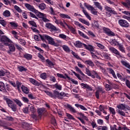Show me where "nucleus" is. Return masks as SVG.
<instances>
[{
    "label": "nucleus",
    "mask_w": 130,
    "mask_h": 130,
    "mask_svg": "<svg viewBox=\"0 0 130 130\" xmlns=\"http://www.w3.org/2000/svg\"><path fill=\"white\" fill-rule=\"evenodd\" d=\"M46 27L47 29H49L51 32H56L57 33H59V32H60V29L59 28H56V27L51 23H46Z\"/></svg>",
    "instance_id": "1"
},
{
    "label": "nucleus",
    "mask_w": 130,
    "mask_h": 130,
    "mask_svg": "<svg viewBox=\"0 0 130 130\" xmlns=\"http://www.w3.org/2000/svg\"><path fill=\"white\" fill-rule=\"evenodd\" d=\"M105 10L106 11H107L106 14L108 17H111L112 15H117V12L114 11V10L112 8H110V7L106 6L105 7Z\"/></svg>",
    "instance_id": "2"
},
{
    "label": "nucleus",
    "mask_w": 130,
    "mask_h": 130,
    "mask_svg": "<svg viewBox=\"0 0 130 130\" xmlns=\"http://www.w3.org/2000/svg\"><path fill=\"white\" fill-rule=\"evenodd\" d=\"M109 50L112 52V53H114V54L115 55L116 57L117 58H121L122 57V56L121 55V53H120V52L117 50L114 47H110L109 48Z\"/></svg>",
    "instance_id": "3"
},
{
    "label": "nucleus",
    "mask_w": 130,
    "mask_h": 130,
    "mask_svg": "<svg viewBox=\"0 0 130 130\" xmlns=\"http://www.w3.org/2000/svg\"><path fill=\"white\" fill-rule=\"evenodd\" d=\"M118 23L121 27L123 28H128L129 27V23L127 22V21L124 19H119Z\"/></svg>",
    "instance_id": "4"
},
{
    "label": "nucleus",
    "mask_w": 130,
    "mask_h": 130,
    "mask_svg": "<svg viewBox=\"0 0 130 130\" xmlns=\"http://www.w3.org/2000/svg\"><path fill=\"white\" fill-rule=\"evenodd\" d=\"M1 42L4 44L5 46H8L9 44L11 43V40L6 36H3L1 38Z\"/></svg>",
    "instance_id": "5"
},
{
    "label": "nucleus",
    "mask_w": 130,
    "mask_h": 130,
    "mask_svg": "<svg viewBox=\"0 0 130 130\" xmlns=\"http://www.w3.org/2000/svg\"><path fill=\"white\" fill-rule=\"evenodd\" d=\"M8 46L9 47V50L8 51V53L11 54V52H15L16 50V47L15 45L13 44H8Z\"/></svg>",
    "instance_id": "6"
},
{
    "label": "nucleus",
    "mask_w": 130,
    "mask_h": 130,
    "mask_svg": "<svg viewBox=\"0 0 130 130\" xmlns=\"http://www.w3.org/2000/svg\"><path fill=\"white\" fill-rule=\"evenodd\" d=\"M84 47L90 51V52H95V49H94V47L91 45H86V44H83Z\"/></svg>",
    "instance_id": "7"
},
{
    "label": "nucleus",
    "mask_w": 130,
    "mask_h": 130,
    "mask_svg": "<svg viewBox=\"0 0 130 130\" xmlns=\"http://www.w3.org/2000/svg\"><path fill=\"white\" fill-rule=\"evenodd\" d=\"M25 6L27 9V10H29V11H30L31 12H33V13H35L36 11V9L34 8V6H31V5L29 4H25Z\"/></svg>",
    "instance_id": "8"
},
{
    "label": "nucleus",
    "mask_w": 130,
    "mask_h": 130,
    "mask_svg": "<svg viewBox=\"0 0 130 130\" xmlns=\"http://www.w3.org/2000/svg\"><path fill=\"white\" fill-rule=\"evenodd\" d=\"M29 82L30 83H31L32 85L34 86H37V87H39L40 86L41 84L38 81H37L36 80L33 79V78H29Z\"/></svg>",
    "instance_id": "9"
},
{
    "label": "nucleus",
    "mask_w": 130,
    "mask_h": 130,
    "mask_svg": "<svg viewBox=\"0 0 130 130\" xmlns=\"http://www.w3.org/2000/svg\"><path fill=\"white\" fill-rule=\"evenodd\" d=\"M81 86H82V87H83L85 89H87V90H88V91H93V88H92V86H90L87 84L81 83Z\"/></svg>",
    "instance_id": "10"
},
{
    "label": "nucleus",
    "mask_w": 130,
    "mask_h": 130,
    "mask_svg": "<svg viewBox=\"0 0 130 130\" xmlns=\"http://www.w3.org/2000/svg\"><path fill=\"white\" fill-rule=\"evenodd\" d=\"M47 38V41H48L49 44H50L51 45H55V42H54V40H53V38H51L49 36H48V37Z\"/></svg>",
    "instance_id": "11"
},
{
    "label": "nucleus",
    "mask_w": 130,
    "mask_h": 130,
    "mask_svg": "<svg viewBox=\"0 0 130 130\" xmlns=\"http://www.w3.org/2000/svg\"><path fill=\"white\" fill-rule=\"evenodd\" d=\"M107 71H108V73L110 74L111 75H112L113 78L114 79H116V75H115V72H114V71L113 70V69L111 68H107Z\"/></svg>",
    "instance_id": "12"
},
{
    "label": "nucleus",
    "mask_w": 130,
    "mask_h": 130,
    "mask_svg": "<svg viewBox=\"0 0 130 130\" xmlns=\"http://www.w3.org/2000/svg\"><path fill=\"white\" fill-rule=\"evenodd\" d=\"M23 57L27 60H31L33 56H32V55H31V54L25 53L24 54H23Z\"/></svg>",
    "instance_id": "13"
},
{
    "label": "nucleus",
    "mask_w": 130,
    "mask_h": 130,
    "mask_svg": "<svg viewBox=\"0 0 130 130\" xmlns=\"http://www.w3.org/2000/svg\"><path fill=\"white\" fill-rule=\"evenodd\" d=\"M110 43L111 45H113V46H118L119 44H120V43H119L115 39L111 40Z\"/></svg>",
    "instance_id": "14"
},
{
    "label": "nucleus",
    "mask_w": 130,
    "mask_h": 130,
    "mask_svg": "<svg viewBox=\"0 0 130 130\" xmlns=\"http://www.w3.org/2000/svg\"><path fill=\"white\" fill-rule=\"evenodd\" d=\"M35 14H36L37 17H38V18H40V19H42L45 16L44 14L38 11V10H37L35 11Z\"/></svg>",
    "instance_id": "15"
},
{
    "label": "nucleus",
    "mask_w": 130,
    "mask_h": 130,
    "mask_svg": "<svg viewBox=\"0 0 130 130\" xmlns=\"http://www.w3.org/2000/svg\"><path fill=\"white\" fill-rule=\"evenodd\" d=\"M84 63L85 64H87V66H89V67H94L95 64H94V62L92 61L91 60H85Z\"/></svg>",
    "instance_id": "16"
},
{
    "label": "nucleus",
    "mask_w": 130,
    "mask_h": 130,
    "mask_svg": "<svg viewBox=\"0 0 130 130\" xmlns=\"http://www.w3.org/2000/svg\"><path fill=\"white\" fill-rule=\"evenodd\" d=\"M75 106L76 107H77V108H80V109H81V110H83L84 111H87V110H88V109H87V108H86V107H85L84 106H83L82 105L76 104L75 105Z\"/></svg>",
    "instance_id": "17"
},
{
    "label": "nucleus",
    "mask_w": 130,
    "mask_h": 130,
    "mask_svg": "<svg viewBox=\"0 0 130 130\" xmlns=\"http://www.w3.org/2000/svg\"><path fill=\"white\" fill-rule=\"evenodd\" d=\"M21 90L24 94H29V88H27L24 85H22L21 87Z\"/></svg>",
    "instance_id": "18"
},
{
    "label": "nucleus",
    "mask_w": 130,
    "mask_h": 130,
    "mask_svg": "<svg viewBox=\"0 0 130 130\" xmlns=\"http://www.w3.org/2000/svg\"><path fill=\"white\" fill-rule=\"evenodd\" d=\"M118 48L120 51H121L122 53H125V48L123 47V45L121 44H119L118 46Z\"/></svg>",
    "instance_id": "19"
},
{
    "label": "nucleus",
    "mask_w": 130,
    "mask_h": 130,
    "mask_svg": "<svg viewBox=\"0 0 130 130\" xmlns=\"http://www.w3.org/2000/svg\"><path fill=\"white\" fill-rule=\"evenodd\" d=\"M67 107L71 112H73V113H76L77 110H76V109H75V108H74V107H73L70 104H67Z\"/></svg>",
    "instance_id": "20"
},
{
    "label": "nucleus",
    "mask_w": 130,
    "mask_h": 130,
    "mask_svg": "<svg viewBox=\"0 0 130 130\" xmlns=\"http://www.w3.org/2000/svg\"><path fill=\"white\" fill-rule=\"evenodd\" d=\"M79 21L82 23V24H84V25H86V26H90V22L89 21L83 19V18H79Z\"/></svg>",
    "instance_id": "21"
},
{
    "label": "nucleus",
    "mask_w": 130,
    "mask_h": 130,
    "mask_svg": "<svg viewBox=\"0 0 130 130\" xmlns=\"http://www.w3.org/2000/svg\"><path fill=\"white\" fill-rule=\"evenodd\" d=\"M13 101L18 105L19 107H21V106H23V104L19 100H18L17 99H14L13 100Z\"/></svg>",
    "instance_id": "22"
},
{
    "label": "nucleus",
    "mask_w": 130,
    "mask_h": 130,
    "mask_svg": "<svg viewBox=\"0 0 130 130\" xmlns=\"http://www.w3.org/2000/svg\"><path fill=\"white\" fill-rule=\"evenodd\" d=\"M121 4L126 9H129V8H130V1H128L127 2H122Z\"/></svg>",
    "instance_id": "23"
},
{
    "label": "nucleus",
    "mask_w": 130,
    "mask_h": 130,
    "mask_svg": "<svg viewBox=\"0 0 130 130\" xmlns=\"http://www.w3.org/2000/svg\"><path fill=\"white\" fill-rule=\"evenodd\" d=\"M74 45L76 46V47H78V48H82V46L84 45V44L82 43V42L79 41H77L74 44Z\"/></svg>",
    "instance_id": "24"
},
{
    "label": "nucleus",
    "mask_w": 130,
    "mask_h": 130,
    "mask_svg": "<svg viewBox=\"0 0 130 130\" xmlns=\"http://www.w3.org/2000/svg\"><path fill=\"white\" fill-rule=\"evenodd\" d=\"M121 63L124 67H125V68H127V69H129L130 70V64L129 63H128L127 62L122 60L121 61Z\"/></svg>",
    "instance_id": "25"
},
{
    "label": "nucleus",
    "mask_w": 130,
    "mask_h": 130,
    "mask_svg": "<svg viewBox=\"0 0 130 130\" xmlns=\"http://www.w3.org/2000/svg\"><path fill=\"white\" fill-rule=\"evenodd\" d=\"M117 76L118 77V79L120 80L121 81H122L123 82H125V80H126V78L124 76H123V75H121L119 73L117 74Z\"/></svg>",
    "instance_id": "26"
},
{
    "label": "nucleus",
    "mask_w": 130,
    "mask_h": 130,
    "mask_svg": "<svg viewBox=\"0 0 130 130\" xmlns=\"http://www.w3.org/2000/svg\"><path fill=\"white\" fill-rule=\"evenodd\" d=\"M117 108L121 109V110H125V104H120L117 106Z\"/></svg>",
    "instance_id": "27"
},
{
    "label": "nucleus",
    "mask_w": 130,
    "mask_h": 130,
    "mask_svg": "<svg viewBox=\"0 0 130 130\" xmlns=\"http://www.w3.org/2000/svg\"><path fill=\"white\" fill-rule=\"evenodd\" d=\"M21 86H22V83L18 80L16 81V87L19 92H21V88H20Z\"/></svg>",
    "instance_id": "28"
},
{
    "label": "nucleus",
    "mask_w": 130,
    "mask_h": 130,
    "mask_svg": "<svg viewBox=\"0 0 130 130\" xmlns=\"http://www.w3.org/2000/svg\"><path fill=\"white\" fill-rule=\"evenodd\" d=\"M77 114H78V115L80 116V118H83V119H85V120H88V117H87V116H85V114L82 113V112H78Z\"/></svg>",
    "instance_id": "29"
},
{
    "label": "nucleus",
    "mask_w": 130,
    "mask_h": 130,
    "mask_svg": "<svg viewBox=\"0 0 130 130\" xmlns=\"http://www.w3.org/2000/svg\"><path fill=\"white\" fill-rule=\"evenodd\" d=\"M77 114H78V115L80 116V118H83V119H85V120H88V117H87V116H85V114L82 113V112H78Z\"/></svg>",
    "instance_id": "30"
},
{
    "label": "nucleus",
    "mask_w": 130,
    "mask_h": 130,
    "mask_svg": "<svg viewBox=\"0 0 130 130\" xmlns=\"http://www.w3.org/2000/svg\"><path fill=\"white\" fill-rule=\"evenodd\" d=\"M75 70H76V72H77V73H79V74H80L81 76L85 77V74H83V72H82V70H81V69H80V68H79L78 66L75 67Z\"/></svg>",
    "instance_id": "31"
},
{
    "label": "nucleus",
    "mask_w": 130,
    "mask_h": 130,
    "mask_svg": "<svg viewBox=\"0 0 130 130\" xmlns=\"http://www.w3.org/2000/svg\"><path fill=\"white\" fill-rule=\"evenodd\" d=\"M52 87L53 88H55L56 89H57V90H61L62 86L60 84H58V83H56L54 85H52Z\"/></svg>",
    "instance_id": "32"
},
{
    "label": "nucleus",
    "mask_w": 130,
    "mask_h": 130,
    "mask_svg": "<svg viewBox=\"0 0 130 130\" xmlns=\"http://www.w3.org/2000/svg\"><path fill=\"white\" fill-rule=\"evenodd\" d=\"M19 72L22 73V72H27V68H24V67L21 66H18L17 67Z\"/></svg>",
    "instance_id": "33"
},
{
    "label": "nucleus",
    "mask_w": 130,
    "mask_h": 130,
    "mask_svg": "<svg viewBox=\"0 0 130 130\" xmlns=\"http://www.w3.org/2000/svg\"><path fill=\"white\" fill-rule=\"evenodd\" d=\"M94 4L96 8L100 10V11H102L103 10V8L101 6V4L99 3V2H94Z\"/></svg>",
    "instance_id": "34"
},
{
    "label": "nucleus",
    "mask_w": 130,
    "mask_h": 130,
    "mask_svg": "<svg viewBox=\"0 0 130 130\" xmlns=\"http://www.w3.org/2000/svg\"><path fill=\"white\" fill-rule=\"evenodd\" d=\"M78 33L79 35H80L83 38L85 39H90L87 35H85L83 32L81 31L80 30H78Z\"/></svg>",
    "instance_id": "35"
},
{
    "label": "nucleus",
    "mask_w": 130,
    "mask_h": 130,
    "mask_svg": "<svg viewBox=\"0 0 130 130\" xmlns=\"http://www.w3.org/2000/svg\"><path fill=\"white\" fill-rule=\"evenodd\" d=\"M74 24L75 25H77V26H79V28H81V29H83V30L86 29V28L82 24L80 23L79 21H74Z\"/></svg>",
    "instance_id": "36"
},
{
    "label": "nucleus",
    "mask_w": 130,
    "mask_h": 130,
    "mask_svg": "<svg viewBox=\"0 0 130 130\" xmlns=\"http://www.w3.org/2000/svg\"><path fill=\"white\" fill-rule=\"evenodd\" d=\"M84 6H85V8H86V9H87L88 10V11H90V12L92 10H94V7L89 4L85 3V4H84Z\"/></svg>",
    "instance_id": "37"
},
{
    "label": "nucleus",
    "mask_w": 130,
    "mask_h": 130,
    "mask_svg": "<svg viewBox=\"0 0 130 130\" xmlns=\"http://www.w3.org/2000/svg\"><path fill=\"white\" fill-rule=\"evenodd\" d=\"M84 6H85V8H86V9H87L88 10V11H90V12L92 10H94V7L89 4L85 3V4H84Z\"/></svg>",
    "instance_id": "38"
},
{
    "label": "nucleus",
    "mask_w": 130,
    "mask_h": 130,
    "mask_svg": "<svg viewBox=\"0 0 130 130\" xmlns=\"http://www.w3.org/2000/svg\"><path fill=\"white\" fill-rule=\"evenodd\" d=\"M9 107L11 108L12 110L14 112H16V111H17V106L16 105H14V104H12V105L9 106Z\"/></svg>",
    "instance_id": "39"
},
{
    "label": "nucleus",
    "mask_w": 130,
    "mask_h": 130,
    "mask_svg": "<svg viewBox=\"0 0 130 130\" xmlns=\"http://www.w3.org/2000/svg\"><path fill=\"white\" fill-rule=\"evenodd\" d=\"M39 36L42 40V41H44L45 40H47V38L48 37V35H39Z\"/></svg>",
    "instance_id": "40"
},
{
    "label": "nucleus",
    "mask_w": 130,
    "mask_h": 130,
    "mask_svg": "<svg viewBox=\"0 0 130 130\" xmlns=\"http://www.w3.org/2000/svg\"><path fill=\"white\" fill-rule=\"evenodd\" d=\"M82 12H83V14H84V15L86 17V18H88V20H89V21H91V16H90V15H89V14H88V12L87 11H86V10L83 9L82 10Z\"/></svg>",
    "instance_id": "41"
},
{
    "label": "nucleus",
    "mask_w": 130,
    "mask_h": 130,
    "mask_svg": "<svg viewBox=\"0 0 130 130\" xmlns=\"http://www.w3.org/2000/svg\"><path fill=\"white\" fill-rule=\"evenodd\" d=\"M62 48H63V50L66 52H70V51H71V50L70 49V48L69 47V46L64 45L62 46Z\"/></svg>",
    "instance_id": "42"
},
{
    "label": "nucleus",
    "mask_w": 130,
    "mask_h": 130,
    "mask_svg": "<svg viewBox=\"0 0 130 130\" xmlns=\"http://www.w3.org/2000/svg\"><path fill=\"white\" fill-rule=\"evenodd\" d=\"M43 22H45V23H47V22H49V20H48V19L46 18V17L44 16L42 18H41V19L40 20V23L43 24Z\"/></svg>",
    "instance_id": "43"
},
{
    "label": "nucleus",
    "mask_w": 130,
    "mask_h": 130,
    "mask_svg": "<svg viewBox=\"0 0 130 130\" xmlns=\"http://www.w3.org/2000/svg\"><path fill=\"white\" fill-rule=\"evenodd\" d=\"M111 130H121V126H119L117 128V126L115 124L113 125L112 126H111Z\"/></svg>",
    "instance_id": "44"
},
{
    "label": "nucleus",
    "mask_w": 130,
    "mask_h": 130,
    "mask_svg": "<svg viewBox=\"0 0 130 130\" xmlns=\"http://www.w3.org/2000/svg\"><path fill=\"white\" fill-rule=\"evenodd\" d=\"M3 15L4 17H10L11 16V12L9 10H6L3 12Z\"/></svg>",
    "instance_id": "45"
},
{
    "label": "nucleus",
    "mask_w": 130,
    "mask_h": 130,
    "mask_svg": "<svg viewBox=\"0 0 130 130\" xmlns=\"http://www.w3.org/2000/svg\"><path fill=\"white\" fill-rule=\"evenodd\" d=\"M103 56L105 58V59L110 60V54L105 52L103 54Z\"/></svg>",
    "instance_id": "46"
},
{
    "label": "nucleus",
    "mask_w": 130,
    "mask_h": 130,
    "mask_svg": "<svg viewBox=\"0 0 130 130\" xmlns=\"http://www.w3.org/2000/svg\"><path fill=\"white\" fill-rule=\"evenodd\" d=\"M109 110L110 113L112 114V116H113V115H115V114H116V113L115 112V110L112 107H109Z\"/></svg>",
    "instance_id": "47"
},
{
    "label": "nucleus",
    "mask_w": 130,
    "mask_h": 130,
    "mask_svg": "<svg viewBox=\"0 0 130 130\" xmlns=\"http://www.w3.org/2000/svg\"><path fill=\"white\" fill-rule=\"evenodd\" d=\"M40 78L41 79H42V80H45L46 79H47V74H46V73H43L41 74Z\"/></svg>",
    "instance_id": "48"
},
{
    "label": "nucleus",
    "mask_w": 130,
    "mask_h": 130,
    "mask_svg": "<svg viewBox=\"0 0 130 130\" xmlns=\"http://www.w3.org/2000/svg\"><path fill=\"white\" fill-rule=\"evenodd\" d=\"M116 111L117 112V113L118 114H119L120 115H121V116H125V113H124V112L119 110V109H117Z\"/></svg>",
    "instance_id": "49"
},
{
    "label": "nucleus",
    "mask_w": 130,
    "mask_h": 130,
    "mask_svg": "<svg viewBox=\"0 0 130 130\" xmlns=\"http://www.w3.org/2000/svg\"><path fill=\"white\" fill-rule=\"evenodd\" d=\"M112 85L106 84L105 85V88L106 91H110V90L112 89V86H111Z\"/></svg>",
    "instance_id": "50"
},
{
    "label": "nucleus",
    "mask_w": 130,
    "mask_h": 130,
    "mask_svg": "<svg viewBox=\"0 0 130 130\" xmlns=\"http://www.w3.org/2000/svg\"><path fill=\"white\" fill-rule=\"evenodd\" d=\"M87 35H88V36H90V37H91V38H95V37H96L95 34H94L93 32L90 30L88 31Z\"/></svg>",
    "instance_id": "51"
},
{
    "label": "nucleus",
    "mask_w": 130,
    "mask_h": 130,
    "mask_svg": "<svg viewBox=\"0 0 130 130\" xmlns=\"http://www.w3.org/2000/svg\"><path fill=\"white\" fill-rule=\"evenodd\" d=\"M38 57L39 58H40L41 59L42 62H44L45 61V57L43 56V55H41L40 53H38Z\"/></svg>",
    "instance_id": "52"
},
{
    "label": "nucleus",
    "mask_w": 130,
    "mask_h": 130,
    "mask_svg": "<svg viewBox=\"0 0 130 130\" xmlns=\"http://www.w3.org/2000/svg\"><path fill=\"white\" fill-rule=\"evenodd\" d=\"M44 112V110L42 108L38 109V113L40 116V117H41L42 116V114Z\"/></svg>",
    "instance_id": "53"
},
{
    "label": "nucleus",
    "mask_w": 130,
    "mask_h": 130,
    "mask_svg": "<svg viewBox=\"0 0 130 130\" xmlns=\"http://www.w3.org/2000/svg\"><path fill=\"white\" fill-rule=\"evenodd\" d=\"M60 16L61 18H62V19H71V17L69 15L64 14H60Z\"/></svg>",
    "instance_id": "54"
},
{
    "label": "nucleus",
    "mask_w": 130,
    "mask_h": 130,
    "mask_svg": "<svg viewBox=\"0 0 130 130\" xmlns=\"http://www.w3.org/2000/svg\"><path fill=\"white\" fill-rule=\"evenodd\" d=\"M39 8L40 10H45L46 9V5L45 4L42 3L39 5Z\"/></svg>",
    "instance_id": "55"
},
{
    "label": "nucleus",
    "mask_w": 130,
    "mask_h": 130,
    "mask_svg": "<svg viewBox=\"0 0 130 130\" xmlns=\"http://www.w3.org/2000/svg\"><path fill=\"white\" fill-rule=\"evenodd\" d=\"M28 23L30 26H32V27H37V24H36V23L34 21L30 20L28 21Z\"/></svg>",
    "instance_id": "56"
},
{
    "label": "nucleus",
    "mask_w": 130,
    "mask_h": 130,
    "mask_svg": "<svg viewBox=\"0 0 130 130\" xmlns=\"http://www.w3.org/2000/svg\"><path fill=\"white\" fill-rule=\"evenodd\" d=\"M45 93H46L48 96L51 97V98H53V97H54V94H53V93H52L51 92L46 90L45 91Z\"/></svg>",
    "instance_id": "57"
},
{
    "label": "nucleus",
    "mask_w": 130,
    "mask_h": 130,
    "mask_svg": "<svg viewBox=\"0 0 130 130\" xmlns=\"http://www.w3.org/2000/svg\"><path fill=\"white\" fill-rule=\"evenodd\" d=\"M9 24H10V25H11V26L12 28H16V27H18V24L15 23V22H14V21L9 22Z\"/></svg>",
    "instance_id": "58"
},
{
    "label": "nucleus",
    "mask_w": 130,
    "mask_h": 130,
    "mask_svg": "<svg viewBox=\"0 0 130 130\" xmlns=\"http://www.w3.org/2000/svg\"><path fill=\"white\" fill-rule=\"evenodd\" d=\"M98 130H108V127L106 126H99L98 127Z\"/></svg>",
    "instance_id": "59"
},
{
    "label": "nucleus",
    "mask_w": 130,
    "mask_h": 130,
    "mask_svg": "<svg viewBox=\"0 0 130 130\" xmlns=\"http://www.w3.org/2000/svg\"><path fill=\"white\" fill-rule=\"evenodd\" d=\"M5 100H6V103H7L8 106H10V105H12V104H13V101L10 100L9 98L5 99Z\"/></svg>",
    "instance_id": "60"
},
{
    "label": "nucleus",
    "mask_w": 130,
    "mask_h": 130,
    "mask_svg": "<svg viewBox=\"0 0 130 130\" xmlns=\"http://www.w3.org/2000/svg\"><path fill=\"white\" fill-rule=\"evenodd\" d=\"M66 116L68 117V119H72V120H75V118L73 115H71L70 113H66Z\"/></svg>",
    "instance_id": "61"
},
{
    "label": "nucleus",
    "mask_w": 130,
    "mask_h": 130,
    "mask_svg": "<svg viewBox=\"0 0 130 130\" xmlns=\"http://www.w3.org/2000/svg\"><path fill=\"white\" fill-rule=\"evenodd\" d=\"M93 23L94 24V25H93L92 27H95V28H97L98 29H100L99 23H98V22L97 21L94 20Z\"/></svg>",
    "instance_id": "62"
},
{
    "label": "nucleus",
    "mask_w": 130,
    "mask_h": 130,
    "mask_svg": "<svg viewBox=\"0 0 130 130\" xmlns=\"http://www.w3.org/2000/svg\"><path fill=\"white\" fill-rule=\"evenodd\" d=\"M72 54H73V56L76 57V58H77V59H81V58L79 55H78V54L76 53L75 52H73V50H71Z\"/></svg>",
    "instance_id": "63"
},
{
    "label": "nucleus",
    "mask_w": 130,
    "mask_h": 130,
    "mask_svg": "<svg viewBox=\"0 0 130 130\" xmlns=\"http://www.w3.org/2000/svg\"><path fill=\"white\" fill-rule=\"evenodd\" d=\"M21 100L24 102V103H29V99H28V98L25 97V96H23V97H22L21 98Z\"/></svg>",
    "instance_id": "64"
}]
</instances>
